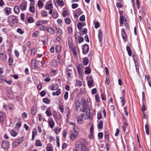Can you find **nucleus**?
Listing matches in <instances>:
<instances>
[{"label": "nucleus", "instance_id": "1", "mask_svg": "<svg viewBox=\"0 0 151 151\" xmlns=\"http://www.w3.org/2000/svg\"><path fill=\"white\" fill-rule=\"evenodd\" d=\"M85 140V139H82L76 142V151H89L86 146L82 142L83 141L84 142Z\"/></svg>", "mask_w": 151, "mask_h": 151}, {"label": "nucleus", "instance_id": "2", "mask_svg": "<svg viewBox=\"0 0 151 151\" xmlns=\"http://www.w3.org/2000/svg\"><path fill=\"white\" fill-rule=\"evenodd\" d=\"M78 129L77 126H74L73 131L70 135L71 139L74 140L77 137L78 135Z\"/></svg>", "mask_w": 151, "mask_h": 151}, {"label": "nucleus", "instance_id": "3", "mask_svg": "<svg viewBox=\"0 0 151 151\" xmlns=\"http://www.w3.org/2000/svg\"><path fill=\"white\" fill-rule=\"evenodd\" d=\"M119 13L120 14V19H119V22L120 24V26H122L124 22V25L127 28L128 27V24H127V20L124 19V17H125L123 15V12L122 11L119 10Z\"/></svg>", "mask_w": 151, "mask_h": 151}, {"label": "nucleus", "instance_id": "4", "mask_svg": "<svg viewBox=\"0 0 151 151\" xmlns=\"http://www.w3.org/2000/svg\"><path fill=\"white\" fill-rule=\"evenodd\" d=\"M53 7V4L51 1H47L45 6V8L46 9L50 10L49 13L50 14H52Z\"/></svg>", "mask_w": 151, "mask_h": 151}, {"label": "nucleus", "instance_id": "5", "mask_svg": "<svg viewBox=\"0 0 151 151\" xmlns=\"http://www.w3.org/2000/svg\"><path fill=\"white\" fill-rule=\"evenodd\" d=\"M81 101L83 102V104L82 105V107L80 109V111L81 112H84L88 110V107L86 105V101L84 99H82Z\"/></svg>", "mask_w": 151, "mask_h": 151}, {"label": "nucleus", "instance_id": "6", "mask_svg": "<svg viewBox=\"0 0 151 151\" xmlns=\"http://www.w3.org/2000/svg\"><path fill=\"white\" fill-rule=\"evenodd\" d=\"M85 112H86V116H85L84 114H81V117L83 119H86L89 118L90 119L92 118V117L90 116V109L89 108L88 110L86 111Z\"/></svg>", "mask_w": 151, "mask_h": 151}, {"label": "nucleus", "instance_id": "7", "mask_svg": "<svg viewBox=\"0 0 151 151\" xmlns=\"http://www.w3.org/2000/svg\"><path fill=\"white\" fill-rule=\"evenodd\" d=\"M83 67L81 64H79L77 67L78 73L81 77H82L83 75Z\"/></svg>", "mask_w": 151, "mask_h": 151}, {"label": "nucleus", "instance_id": "8", "mask_svg": "<svg viewBox=\"0 0 151 151\" xmlns=\"http://www.w3.org/2000/svg\"><path fill=\"white\" fill-rule=\"evenodd\" d=\"M6 119V114L3 112H0V122L1 123H3Z\"/></svg>", "mask_w": 151, "mask_h": 151}, {"label": "nucleus", "instance_id": "9", "mask_svg": "<svg viewBox=\"0 0 151 151\" xmlns=\"http://www.w3.org/2000/svg\"><path fill=\"white\" fill-rule=\"evenodd\" d=\"M19 8L22 11H25L26 9L27 4L26 2H23L19 5Z\"/></svg>", "mask_w": 151, "mask_h": 151}, {"label": "nucleus", "instance_id": "10", "mask_svg": "<svg viewBox=\"0 0 151 151\" xmlns=\"http://www.w3.org/2000/svg\"><path fill=\"white\" fill-rule=\"evenodd\" d=\"M56 30H57V28L55 27H54L52 28L51 27L47 28L46 29V31L50 33L51 34H54L56 31Z\"/></svg>", "mask_w": 151, "mask_h": 151}, {"label": "nucleus", "instance_id": "11", "mask_svg": "<svg viewBox=\"0 0 151 151\" xmlns=\"http://www.w3.org/2000/svg\"><path fill=\"white\" fill-rule=\"evenodd\" d=\"M1 146L2 148L4 149H7L9 147V143L5 140L2 141L1 144Z\"/></svg>", "mask_w": 151, "mask_h": 151}, {"label": "nucleus", "instance_id": "12", "mask_svg": "<svg viewBox=\"0 0 151 151\" xmlns=\"http://www.w3.org/2000/svg\"><path fill=\"white\" fill-rule=\"evenodd\" d=\"M89 47L87 44H85L83 46V52L84 54L87 53L88 51Z\"/></svg>", "mask_w": 151, "mask_h": 151}, {"label": "nucleus", "instance_id": "13", "mask_svg": "<svg viewBox=\"0 0 151 151\" xmlns=\"http://www.w3.org/2000/svg\"><path fill=\"white\" fill-rule=\"evenodd\" d=\"M121 36L124 42L126 41L127 36L125 31L124 29H122L121 32Z\"/></svg>", "mask_w": 151, "mask_h": 151}, {"label": "nucleus", "instance_id": "14", "mask_svg": "<svg viewBox=\"0 0 151 151\" xmlns=\"http://www.w3.org/2000/svg\"><path fill=\"white\" fill-rule=\"evenodd\" d=\"M29 11L32 13L34 14L35 12V8L34 5H32L31 4H30Z\"/></svg>", "mask_w": 151, "mask_h": 151}, {"label": "nucleus", "instance_id": "15", "mask_svg": "<svg viewBox=\"0 0 151 151\" xmlns=\"http://www.w3.org/2000/svg\"><path fill=\"white\" fill-rule=\"evenodd\" d=\"M81 106V103L79 100H77L75 103L76 110H78L79 108Z\"/></svg>", "mask_w": 151, "mask_h": 151}, {"label": "nucleus", "instance_id": "16", "mask_svg": "<svg viewBox=\"0 0 151 151\" xmlns=\"http://www.w3.org/2000/svg\"><path fill=\"white\" fill-rule=\"evenodd\" d=\"M48 123L50 128L51 129L53 128L54 126L55 123L52 119L49 120Z\"/></svg>", "mask_w": 151, "mask_h": 151}, {"label": "nucleus", "instance_id": "17", "mask_svg": "<svg viewBox=\"0 0 151 151\" xmlns=\"http://www.w3.org/2000/svg\"><path fill=\"white\" fill-rule=\"evenodd\" d=\"M73 74L72 70L70 69H68L67 70L66 74L68 76V78H70L72 76Z\"/></svg>", "mask_w": 151, "mask_h": 151}, {"label": "nucleus", "instance_id": "18", "mask_svg": "<svg viewBox=\"0 0 151 151\" xmlns=\"http://www.w3.org/2000/svg\"><path fill=\"white\" fill-rule=\"evenodd\" d=\"M0 58L1 60H5L6 59V53L4 52L0 54Z\"/></svg>", "mask_w": 151, "mask_h": 151}, {"label": "nucleus", "instance_id": "19", "mask_svg": "<svg viewBox=\"0 0 151 151\" xmlns=\"http://www.w3.org/2000/svg\"><path fill=\"white\" fill-rule=\"evenodd\" d=\"M98 37L99 40L101 42L102 39V33L101 30H99Z\"/></svg>", "mask_w": 151, "mask_h": 151}, {"label": "nucleus", "instance_id": "20", "mask_svg": "<svg viewBox=\"0 0 151 151\" xmlns=\"http://www.w3.org/2000/svg\"><path fill=\"white\" fill-rule=\"evenodd\" d=\"M59 6H62L64 5L63 1V0H55Z\"/></svg>", "mask_w": 151, "mask_h": 151}, {"label": "nucleus", "instance_id": "21", "mask_svg": "<svg viewBox=\"0 0 151 151\" xmlns=\"http://www.w3.org/2000/svg\"><path fill=\"white\" fill-rule=\"evenodd\" d=\"M36 108L35 107L33 106L31 109V113L32 115H35L37 112Z\"/></svg>", "mask_w": 151, "mask_h": 151}, {"label": "nucleus", "instance_id": "22", "mask_svg": "<svg viewBox=\"0 0 151 151\" xmlns=\"http://www.w3.org/2000/svg\"><path fill=\"white\" fill-rule=\"evenodd\" d=\"M82 13V12L81 10L80 9H78L76 10V13L75 15V16L78 17L79 15L81 14Z\"/></svg>", "mask_w": 151, "mask_h": 151}, {"label": "nucleus", "instance_id": "23", "mask_svg": "<svg viewBox=\"0 0 151 151\" xmlns=\"http://www.w3.org/2000/svg\"><path fill=\"white\" fill-rule=\"evenodd\" d=\"M37 5L39 8H42L44 6V4L41 1V0H39L37 2Z\"/></svg>", "mask_w": 151, "mask_h": 151}, {"label": "nucleus", "instance_id": "24", "mask_svg": "<svg viewBox=\"0 0 151 151\" xmlns=\"http://www.w3.org/2000/svg\"><path fill=\"white\" fill-rule=\"evenodd\" d=\"M41 14L42 16L44 17H46L47 16V12L45 10H42Z\"/></svg>", "mask_w": 151, "mask_h": 151}, {"label": "nucleus", "instance_id": "25", "mask_svg": "<svg viewBox=\"0 0 151 151\" xmlns=\"http://www.w3.org/2000/svg\"><path fill=\"white\" fill-rule=\"evenodd\" d=\"M4 10L6 12V14L8 15L11 12V9L9 7L5 8Z\"/></svg>", "mask_w": 151, "mask_h": 151}, {"label": "nucleus", "instance_id": "26", "mask_svg": "<svg viewBox=\"0 0 151 151\" xmlns=\"http://www.w3.org/2000/svg\"><path fill=\"white\" fill-rule=\"evenodd\" d=\"M50 89L52 90H55L57 89L58 86L57 85H53L50 86Z\"/></svg>", "mask_w": 151, "mask_h": 151}, {"label": "nucleus", "instance_id": "27", "mask_svg": "<svg viewBox=\"0 0 151 151\" xmlns=\"http://www.w3.org/2000/svg\"><path fill=\"white\" fill-rule=\"evenodd\" d=\"M18 6H15L14 8V11L15 13L16 14H18L19 12L20 9Z\"/></svg>", "mask_w": 151, "mask_h": 151}, {"label": "nucleus", "instance_id": "28", "mask_svg": "<svg viewBox=\"0 0 151 151\" xmlns=\"http://www.w3.org/2000/svg\"><path fill=\"white\" fill-rule=\"evenodd\" d=\"M45 113L46 114L47 116L48 117L52 115L51 111V110L49 109H47L45 111Z\"/></svg>", "mask_w": 151, "mask_h": 151}, {"label": "nucleus", "instance_id": "29", "mask_svg": "<svg viewBox=\"0 0 151 151\" xmlns=\"http://www.w3.org/2000/svg\"><path fill=\"white\" fill-rule=\"evenodd\" d=\"M103 126V122L102 120H101L98 125V128L99 129H102Z\"/></svg>", "mask_w": 151, "mask_h": 151}, {"label": "nucleus", "instance_id": "30", "mask_svg": "<svg viewBox=\"0 0 151 151\" xmlns=\"http://www.w3.org/2000/svg\"><path fill=\"white\" fill-rule=\"evenodd\" d=\"M83 63V65H86L88 64V60L86 57H85L84 58Z\"/></svg>", "mask_w": 151, "mask_h": 151}, {"label": "nucleus", "instance_id": "31", "mask_svg": "<svg viewBox=\"0 0 151 151\" xmlns=\"http://www.w3.org/2000/svg\"><path fill=\"white\" fill-rule=\"evenodd\" d=\"M145 127L146 134L148 135L149 134V126L147 124H146Z\"/></svg>", "mask_w": 151, "mask_h": 151}, {"label": "nucleus", "instance_id": "32", "mask_svg": "<svg viewBox=\"0 0 151 151\" xmlns=\"http://www.w3.org/2000/svg\"><path fill=\"white\" fill-rule=\"evenodd\" d=\"M35 145L37 146H41L42 145V143L40 140L38 139L36 141Z\"/></svg>", "mask_w": 151, "mask_h": 151}, {"label": "nucleus", "instance_id": "33", "mask_svg": "<svg viewBox=\"0 0 151 151\" xmlns=\"http://www.w3.org/2000/svg\"><path fill=\"white\" fill-rule=\"evenodd\" d=\"M126 49L127 50L128 52V55L130 56H131L132 52L131 51L130 48L129 46H127L126 47Z\"/></svg>", "mask_w": 151, "mask_h": 151}, {"label": "nucleus", "instance_id": "34", "mask_svg": "<svg viewBox=\"0 0 151 151\" xmlns=\"http://www.w3.org/2000/svg\"><path fill=\"white\" fill-rule=\"evenodd\" d=\"M19 145L17 140H16L15 141L13 142L12 143V146L13 147H15Z\"/></svg>", "mask_w": 151, "mask_h": 151}, {"label": "nucleus", "instance_id": "35", "mask_svg": "<svg viewBox=\"0 0 151 151\" xmlns=\"http://www.w3.org/2000/svg\"><path fill=\"white\" fill-rule=\"evenodd\" d=\"M70 48L73 52H74L76 51V47H74L73 44L69 45Z\"/></svg>", "mask_w": 151, "mask_h": 151}, {"label": "nucleus", "instance_id": "36", "mask_svg": "<svg viewBox=\"0 0 151 151\" xmlns=\"http://www.w3.org/2000/svg\"><path fill=\"white\" fill-rule=\"evenodd\" d=\"M11 135L13 137H15L17 135V133L14 130H11L10 132Z\"/></svg>", "mask_w": 151, "mask_h": 151}, {"label": "nucleus", "instance_id": "37", "mask_svg": "<svg viewBox=\"0 0 151 151\" xmlns=\"http://www.w3.org/2000/svg\"><path fill=\"white\" fill-rule=\"evenodd\" d=\"M81 116H78L77 118V121L78 122L79 124H81L83 122V120L81 119Z\"/></svg>", "mask_w": 151, "mask_h": 151}, {"label": "nucleus", "instance_id": "38", "mask_svg": "<svg viewBox=\"0 0 151 151\" xmlns=\"http://www.w3.org/2000/svg\"><path fill=\"white\" fill-rule=\"evenodd\" d=\"M31 64L32 67H34V68H35L36 64V61L35 59H34L32 60Z\"/></svg>", "mask_w": 151, "mask_h": 151}, {"label": "nucleus", "instance_id": "39", "mask_svg": "<svg viewBox=\"0 0 151 151\" xmlns=\"http://www.w3.org/2000/svg\"><path fill=\"white\" fill-rule=\"evenodd\" d=\"M128 124L127 122H124V125L122 126L123 130L124 132L125 131L126 128L128 126Z\"/></svg>", "mask_w": 151, "mask_h": 151}, {"label": "nucleus", "instance_id": "40", "mask_svg": "<svg viewBox=\"0 0 151 151\" xmlns=\"http://www.w3.org/2000/svg\"><path fill=\"white\" fill-rule=\"evenodd\" d=\"M60 89L58 90L56 92H54L52 93V95L53 96H58L60 94Z\"/></svg>", "mask_w": 151, "mask_h": 151}, {"label": "nucleus", "instance_id": "41", "mask_svg": "<svg viewBox=\"0 0 151 151\" xmlns=\"http://www.w3.org/2000/svg\"><path fill=\"white\" fill-rule=\"evenodd\" d=\"M91 72V69L89 68H86L85 70V73L86 74H88L90 73Z\"/></svg>", "mask_w": 151, "mask_h": 151}, {"label": "nucleus", "instance_id": "42", "mask_svg": "<svg viewBox=\"0 0 151 151\" xmlns=\"http://www.w3.org/2000/svg\"><path fill=\"white\" fill-rule=\"evenodd\" d=\"M17 31L20 35H22L24 33V31H22V29L21 28H18L17 29Z\"/></svg>", "mask_w": 151, "mask_h": 151}, {"label": "nucleus", "instance_id": "43", "mask_svg": "<svg viewBox=\"0 0 151 151\" xmlns=\"http://www.w3.org/2000/svg\"><path fill=\"white\" fill-rule=\"evenodd\" d=\"M76 39L79 43H80L83 41V37H81L80 36L79 37V38H78V39Z\"/></svg>", "mask_w": 151, "mask_h": 151}, {"label": "nucleus", "instance_id": "44", "mask_svg": "<svg viewBox=\"0 0 151 151\" xmlns=\"http://www.w3.org/2000/svg\"><path fill=\"white\" fill-rule=\"evenodd\" d=\"M21 122H19L16 124L15 128L17 129H19L21 127Z\"/></svg>", "mask_w": 151, "mask_h": 151}, {"label": "nucleus", "instance_id": "45", "mask_svg": "<svg viewBox=\"0 0 151 151\" xmlns=\"http://www.w3.org/2000/svg\"><path fill=\"white\" fill-rule=\"evenodd\" d=\"M52 65L54 66H56L58 64L57 61L55 59H53L52 60Z\"/></svg>", "mask_w": 151, "mask_h": 151}, {"label": "nucleus", "instance_id": "46", "mask_svg": "<svg viewBox=\"0 0 151 151\" xmlns=\"http://www.w3.org/2000/svg\"><path fill=\"white\" fill-rule=\"evenodd\" d=\"M43 101L46 104H49L50 102V100L47 98H44L43 99Z\"/></svg>", "mask_w": 151, "mask_h": 151}, {"label": "nucleus", "instance_id": "47", "mask_svg": "<svg viewBox=\"0 0 151 151\" xmlns=\"http://www.w3.org/2000/svg\"><path fill=\"white\" fill-rule=\"evenodd\" d=\"M27 21L29 23H32L34 22V19L31 17H29L27 19Z\"/></svg>", "mask_w": 151, "mask_h": 151}, {"label": "nucleus", "instance_id": "48", "mask_svg": "<svg viewBox=\"0 0 151 151\" xmlns=\"http://www.w3.org/2000/svg\"><path fill=\"white\" fill-rule=\"evenodd\" d=\"M120 99L121 100V103H122V106H123L124 105L125 103L124 97H121L120 98Z\"/></svg>", "mask_w": 151, "mask_h": 151}, {"label": "nucleus", "instance_id": "49", "mask_svg": "<svg viewBox=\"0 0 151 151\" xmlns=\"http://www.w3.org/2000/svg\"><path fill=\"white\" fill-rule=\"evenodd\" d=\"M61 50V47L60 45H57L55 48V51L57 52H59Z\"/></svg>", "mask_w": 151, "mask_h": 151}, {"label": "nucleus", "instance_id": "50", "mask_svg": "<svg viewBox=\"0 0 151 151\" xmlns=\"http://www.w3.org/2000/svg\"><path fill=\"white\" fill-rule=\"evenodd\" d=\"M82 23H78L77 24V27L78 29L81 30L82 28Z\"/></svg>", "mask_w": 151, "mask_h": 151}, {"label": "nucleus", "instance_id": "51", "mask_svg": "<svg viewBox=\"0 0 151 151\" xmlns=\"http://www.w3.org/2000/svg\"><path fill=\"white\" fill-rule=\"evenodd\" d=\"M109 132L108 131H106L105 133V138L107 139L109 138Z\"/></svg>", "mask_w": 151, "mask_h": 151}, {"label": "nucleus", "instance_id": "52", "mask_svg": "<svg viewBox=\"0 0 151 151\" xmlns=\"http://www.w3.org/2000/svg\"><path fill=\"white\" fill-rule=\"evenodd\" d=\"M56 139L57 146L58 147H59L60 146V144L59 143V137L58 136L56 137Z\"/></svg>", "mask_w": 151, "mask_h": 151}, {"label": "nucleus", "instance_id": "53", "mask_svg": "<svg viewBox=\"0 0 151 151\" xmlns=\"http://www.w3.org/2000/svg\"><path fill=\"white\" fill-rule=\"evenodd\" d=\"M24 139L22 137H21L19 138L17 140V142H18L19 144H21L23 141Z\"/></svg>", "mask_w": 151, "mask_h": 151}, {"label": "nucleus", "instance_id": "54", "mask_svg": "<svg viewBox=\"0 0 151 151\" xmlns=\"http://www.w3.org/2000/svg\"><path fill=\"white\" fill-rule=\"evenodd\" d=\"M59 109L60 110V111L61 113H63L64 112V108L63 106L60 105L59 106Z\"/></svg>", "mask_w": 151, "mask_h": 151}, {"label": "nucleus", "instance_id": "55", "mask_svg": "<svg viewBox=\"0 0 151 151\" xmlns=\"http://www.w3.org/2000/svg\"><path fill=\"white\" fill-rule=\"evenodd\" d=\"M65 21V22L68 24H70L71 22L70 20L68 18H66Z\"/></svg>", "mask_w": 151, "mask_h": 151}, {"label": "nucleus", "instance_id": "56", "mask_svg": "<svg viewBox=\"0 0 151 151\" xmlns=\"http://www.w3.org/2000/svg\"><path fill=\"white\" fill-rule=\"evenodd\" d=\"M58 13L56 12H54L52 15V17L54 18H56L58 17Z\"/></svg>", "mask_w": 151, "mask_h": 151}, {"label": "nucleus", "instance_id": "57", "mask_svg": "<svg viewBox=\"0 0 151 151\" xmlns=\"http://www.w3.org/2000/svg\"><path fill=\"white\" fill-rule=\"evenodd\" d=\"M39 32L38 31H36L34 32L32 35V36L34 37H36L39 34Z\"/></svg>", "mask_w": 151, "mask_h": 151}, {"label": "nucleus", "instance_id": "58", "mask_svg": "<svg viewBox=\"0 0 151 151\" xmlns=\"http://www.w3.org/2000/svg\"><path fill=\"white\" fill-rule=\"evenodd\" d=\"M7 95L8 97L10 99H12L13 98V93L12 92H11L10 93L8 92Z\"/></svg>", "mask_w": 151, "mask_h": 151}, {"label": "nucleus", "instance_id": "59", "mask_svg": "<svg viewBox=\"0 0 151 151\" xmlns=\"http://www.w3.org/2000/svg\"><path fill=\"white\" fill-rule=\"evenodd\" d=\"M68 91H66L64 95V98L65 100H67L68 98Z\"/></svg>", "mask_w": 151, "mask_h": 151}, {"label": "nucleus", "instance_id": "60", "mask_svg": "<svg viewBox=\"0 0 151 151\" xmlns=\"http://www.w3.org/2000/svg\"><path fill=\"white\" fill-rule=\"evenodd\" d=\"M93 81L92 80H90L88 81V84L89 86H91L93 83Z\"/></svg>", "mask_w": 151, "mask_h": 151}, {"label": "nucleus", "instance_id": "61", "mask_svg": "<svg viewBox=\"0 0 151 151\" xmlns=\"http://www.w3.org/2000/svg\"><path fill=\"white\" fill-rule=\"evenodd\" d=\"M97 119H102V116L101 113L100 112L98 113L97 114Z\"/></svg>", "mask_w": 151, "mask_h": 151}, {"label": "nucleus", "instance_id": "62", "mask_svg": "<svg viewBox=\"0 0 151 151\" xmlns=\"http://www.w3.org/2000/svg\"><path fill=\"white\" fill-rule=\"evenodd\" d=\"M68 14L67 11L66 10H64L63 13V15L64 17L66 16Z\"/></svg>", "mask_w": 151, "mask_h": 151}, {"label": "nucleus", "instance_id": "63", "mask_svg": "<svg viewBox=\"0 0 151 151\" xmlns=\"http://www.w3.org/2000/svg\"><path fill=\"white\" fill-rule=\"evenodd\" d=\"M73 31V29L71 27H69L68 28V32L69 33L71 34L72 33Z\"/></svg>", "mask_w": 151, "mask_h": 151}, {"label": "nucleus", "instance_id": "64", "mask_svg": "<svg viewBox=\"0 0 151 151\" xmlns=\"http://www.w3.org/2000/svg\"><path fill=\"white\" fill-rule=\"evenodd\" d=\"M85 19V17L84 15H81L80 18V20L81 21H84Z\"/></svg>", "mask_w": 151, "mask_h": 151}]
</instances>
